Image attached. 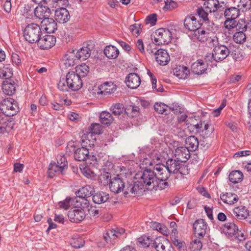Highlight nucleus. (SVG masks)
I'll return each instance as SVG.
<instances>
[{"label": "nucleus", "instance_id": "obj_6", "mask_svg": "<svg viewBox=\"0 0 251 251\" xmlns=\"http://www.w3.org/2000/svg\"><path fill=\"white\" fill-rule=\"evenodd\" d=\"M12 99L4 100L2 103V107L0 108L1 114L7 117H11L16 115L19 111V107Z\"/></svg>", "mask_w": 251, "mask_h": 251}, {"label": "nucleus", "instance_id": "obj_62", "mask_svg": "<svg viewBox=\"0 0 251 251\" xmlns=\"http://www.w3.org/2000/svg\"><path fill=\"white\" fill-rule=\"evenodd\" d=\"M165 2V5L164 8L169 10L174 9L178 6L177 2L172 0H167Z\"/></svg>", "mask_w": 251, "mask_h": 251}, {"label": "nucleus", "instance_id": "obj_1", "mask_svg": "<svg viewBox=\"0 0 251 251\" xmlns=\"http://www.w3.org/2000/svg\"><path fill=\"white\" fill-rule=\"evenodd\" d=\"M134 177L144 192L146 189H159V184L154 171L151 169L145 170L137 173Z\"/></svg>", "mask_w": 251, "mask_h": 251}, {"label": "nucleus", "instance_id": "obj_5", "mask_svg": "<svg viewBox=\"0 0 251 251\" xmlns=\"http://www.w3.org/2000/svg\"><path fill=\"white\" fill-rule=\"evenodd\" d=\"M156 45H164L170 43L172 39L171 31L167 28H161L155 31L153 34Z\"/></svg>", "mask_w": 251, "mask_h": 251}, {"label": "nucleus", "instance_id": "obj_9", "mask_svg": "<svg viewBox=\"0 0 251 251\" xmlns=\"http://www.w3.org/2000/svg\"><path fill=\"white\" fill-rule=\"evenodd\" d=\"M125 197H127L128 195H142L144 192V190L139 185V183L136 180L134 183H125L124 188L122 191Z\"/></svg>", "mask_w": 251, "mask_h": 251}, {"label": "nucleus", "instance_id": "obj_28", "mask_svg": "<svg viewBox=\"0 0 251 251\" xmlns=\"http://www.w3.org/2000/svg\"><path fill=\"white\" fill-rule=\"evenodd\" d=\"M233 214L237 219L243 220L247 218L249 215V212L245 206H240L234 209Z\"/></svg>", "mask_w": 251, "mask_h": 251}, {"label": "nucleus", "instance_id": "obj_33", "mask_svg": "<svg viewBox=\"0 0 251 251\" xmlns=\"http://www.w3.org/2000/svg\"><path fill=\"white\" fill-rule=\"evenodd\" d=\"M194 35L199 41L204 42L208 40L209 33L200 27L197 31H195Z\"/></svg>", "mask_w": 251, "mask_h": 251}, {"label": "nucleus", "instance_id": "obj_49", "mask_svg": "<svg viewBox=\"0 0 251 251\" xmlns=\"http://www.w3.org/2000/svg\"><path fill=\"white\" fill-rule=\"evenodd\" d=\"M89 72V67L85 64L77 67L76 74H79L80 77H85Z\"/></svg>", "mask_w": 251, "mask_h": 251}, {"label": "nucleus", "instance_id": "obj_36", "mask_svg": "<svg viewBox=\"0 0 251 251\" xmlns=\"http://www.w3.org/2000/svg\"><path fill=\"white\" fill-rule=\"evenodd\" d=\"M64 170H65V169L63 167L60 166L55 162H51L49 167V176L50 177H53L54 175V173H58L59 174H62Z\"/></svg>", "mask_w": 251, "mask_h": 251}, {"label": "nucleus", "instance_id": "obj_19", "mask_svg": "<svg viewBox=\"0 0 251 251\" xmlns=\"http://www.w3.org/2000/svg\"><path fill=\"white\" fill-rule=\"evenodd\" d=\"M44 4H40L34 10L35 16L39 19H45L49 18L51 13L50 9L47 6H43Z\"/></svg>", "mask_w": 251, "mask_h": 251}, {"label": "nucleus", "instance_id": "obj_50", "mask_svg": "<svg viewBox=\"0 0 251 251\" xmlns=\"http://www.w3.org/2000/svg\"><path fill=\"white\" fill-rule=\"evenodd\" d=\"M236 30L238 31L245 32L247 31V23L245 19H239L236 24Z\"/></svg>", "mask_w": 251, "mask_h": 251}, {"label": "nucleus", "instance_id": "obj_60", "mask_svg": "<svg viewBox=\"0 0 251 251\" xmlns=\"http://www.w3.org/2000/svg\"><path fill=\"white\" fill-rule=\"evenodd\" d=\"M199 144L205 149H207L211 146V139L208 138V136L206 137H203V139L200 140Z\"/></svg>", "mask_w": 251, "mask_h": 251}, {"label": "nucleus", "instance_id": "obj_43", "mask_svg": "<svg viewBox=\"0 0 251 251\" xmlns=\"http://www.w3.org/2000/svg\"><path fill=\"white\" fill-rule=\"evenodd\" d=\"M138 242L139 245L144 248L152 247L153 240L150 238L149 236H144L138 238Z\"/></svg>", "mask_w": 251, "mask_h": 251}, {"label": "nucleus", "instance_id": "obj_45", "mask_svg": "<svg viewBox=\"0 0 251 251\" xmlns=\"http://www.w3.org/2000/svg\"><path fill=\"white\" fill-rule=\"evenodd\" d=\"M67 78H61L59 81L57 83L58 88L62 92H67L70 89V87L67 83Z\"/></svg>", "mask_w": 251, "mask_h": 251}, {"label": "nucleus", "instance_id": "obj_34", "mask_svg": "<svg viewBox=\"0 0 251 251\" xmlns=\"http://www.w3.org/2000/svg\"><path fill=\"white\" fill-rule=\"evenodd\" d=\"M100 90L102 89L100 92L101 94H111L116 90V86L112 82H105L100 86Z\"/></svg>", "mask_w": 251, "mask_h": 251}, {"label": "nucleus", "instance_id": "obj_57", "mask_svg": "<svg viewBox=\"0 0 251 251\" xmlns=\"http://www.w3.org/2000/svg\"><path fill=\"white\" fill-rule=\"evenodd\" d=\"M129 29L133 35L138 36L141 30V25L133 24L130 26Z\"/></svg>", "mask_w": 251, "mask_h": 251}, {"label": "nucleus", "instance_id": "obj_53", "mask_svg": "<svg viewBox=\"0 0 251 251\" xmlns=\"http://www.w3.org/2000/svg\"><path fill=\"white\" fill-rule=\"evenodd\" d=\"M168 106L161 102H156L154 105L155 110L158 113H164L167 109Z\"/></svg>", "mask_w": 251, "mask_h": 251}, {"label": "nucleus", "instance_id": "obj_46", "mask_svg": "<svg viewBox=\"0 0 251 251\" xmlns=\"http://www.w3.org/2000/svg\"><path fill=\"white\" fill-rule=\"evenodd\" d=\"M234 42L238 44L243 43L246 39V35L244 32L238 31L235 32L233 36Z\"/></svg>", "mask_w": 251, "mask_h": 251}, {"label": "nucleus", "instance_id": "obj_21", "mask_svg": "<svg viewBox=\"0 0 251 251\" xmlns=\"http://www.w3.org/2000/svg\"><path fill=\"white\" fill-rule=\"evenodd\" d=\"M95 192L94 186L87 185L79 189L76 192V195L78 198H89L93 196Z\"/></svg>", "mask_w": 251, "mask_h": 251}, {"label": "nucleus", "instance_id": "obj_24", "mask_svg": "<svg viewBox=\"0 0 251 251\" xmlns=\"http://www.w3.org/2000/svg\"><path fill=\"white\" fill-rule=\"evenodd\" d=\"M89 153L88 150L86 148L82 147L77 149L74 152V157L77 161H84L89 157Z\"/></svg>", "mask_w": 251, "mask_h": 251}, {"label": "nucleus", "instance_id": "obj_59", "mask_svg": "<svg viewBox=\"0 0 251 251\" xmlns=\"http://www.w3.org/2000/svg\"><path fill=\"white\" fill-rule=\"evenodd\" d=\"M157 14L155 13L148 16L146 19V24H150L151 25H155L157 21Z\"/></svg>", "mask_w": 251, "mask_h": 251}, {"label": "nucleus", "instance_id": "obj_64", "mask_svg": "<svg viewBox=\"0 0 251 251\" xmlns=\"http://www.w3.org/2000/svg\"><path fill=\"white\" fill-rule=\"evenodd\" d=\"M72 199L70 198H67L63 201L59 202V206L61 208H64L65 209H68L70 206V202Z\"/></svg>", "mask_w": 251, "mask_h": 251}, {"label": "nucleus", "instance_id": "obj_47", "mask_svg": "<svg viewBox=\"0 0 251 251\" xmlns=\"http://www.w3.org/2000/svg\"><path fill=\"white\" fill-rule=\"evenodd\" d=\"M203 238H199L195 239L192 243H191L190 249L191 251H200L202 247L201 239Z\"/></svg>", "mask_w": 251, "mask_h": 251}, {"label": "nucleus", "instance_id": "obj_8", "mask_svg": "<svg viewBox=\"0 0 251 251\" xmlns=\"http://www.w3.org/2000/svg\"><path fill=\"white\" fill-rule=\"evenodd\" d=\"M67 83L70 89L72 91H77L82 86V81L79 74H76L74 72H69L66 75Z\"/></svg>", "mask_w": 251, "mask_h": 251}, {"label": "nucleus", "instance_id": "obj_41", "mask_svg": "<svg viewBox=\"0 0 251 251\" xmlns=\"http://www.w3.org/2000/svg\"><path fill=\"white\" fill-rule=\"evenodd\" d=\"M111 177V174L108 172H104L99 176V182L103 186L110 185Z\"/></svg>", "mask_w": 251, "mask_h": 251}, {"label": "nucleus", "instance_id": "obj_15", "mask_svg": "<svg viewBox=\"0 0 251 251\" xmlns=\"http://www.w3.org/2000/svg\"><path fill=\"white\" fill-rule=\"evenodd\" d=\"M68 216L71 222L77 223L84 219L85 213L82 208H75L68 212Z\"/></svg>", "mask_w": 251, "mask_h": 251}, {"label": "nucleus", "instance_id": "obj_17", "mask_svg": "<svg viewBox=\"0 0 251 251\" xmlns=\"http://www.w3.org/2000/svg\"><path fill=\"white\" fill-rule=\"evenodd\" d=\"M127 86L131 89H136L141 83V79L136 73H130L126 77L125 81Z\"/></svg>", "mask_w": 251, "mask_h": 251}, {"label": "nucleus", "instance_id": "obj_52", "mask_svg": "<svg viewBox=\"0 0 251 251\" xmlns=\"http://www.w3.org/2000/svg\"><path fill=\"white\" fill-rule=\"evenodd\" d=\"M12 74L10 69L8 67L5 68V67H3L2 69L1 67L0 68V77L4 78L5 80L6 79H9L11 77Z\"/></svg>", "mask_w": 251, "mask_h": 251}, {"label": "nucleus", "instance_id": "obj_63", "mask_svg": "<svg viewBox=\"0 0 251 251\" xmlns=\"http://www.w3.org/2000/svg\"><path fill=\"white\" fill-rule=\"evenodd\" d=\"M178 169V172H179L182 175H186L189 173V169L188 166L182 164L181 162H180Z\"/></svg>", "mask_w": 251, "mask_h": 251}, {"label": "nucleus", "instance_id": "obj_11", "mask_svg": "<svg viewBox=\"0 0 251 251\" xmlns=\"http://www.w3.org/2000/svg\"><path fill=\"white\" fill-rule=\"evenodd\" d=\"M125 183L124 179L118 175L111 179L109 187L111 191L118 194L123 191Z\"/></svg>", "mask_w": 251, "mask_h": 251}, {"label": "nucleus", "instance_id": "obj_26", "mask_svg": "<svg viewBox=\"0 0 251 251\" xmlns=\"http://www.w3.org/2000/svg\"><path fill=\"white\" fill-rule=\"evenodd\" d=\"M220 199L224 203L229 204L236 203L239 199L236 194L230 192L221 194Z\"/></svg>", "mask_w": 251, "mask_h": 251}, {"label": "nucleus", "instance_id": "obj_61", "mask_svg": "<svg viewBox=\"0 0 251 251\" xmlns=\"http://www.w3.org/2000/svg\"><path fill=\"white\" fill-rule=\"evenodd\" d=\"M57 164L63 167L65 169L67 168L68 162L64 156L59 155L57 156Z\"/></svg>", "mask_w": 251, "mask_h": 251}, {"label": "nucleus", "instance_id": "obj_29", "mask_svg": "<svg viewBox=\"0 0 251 251\" xmlns=\"http://www.w3.org/2000/svg\"><path fill=\"white\" fill-rule=\"evenodd\" d=\"M82 144L85 148L87 147H93L96 141L95 136H92V133L86 132L82 135L81 138Z\"/></svg>", "mask_w": 251, "mask_h": 251}, {"label": "nucleus", "instance_id": "obj_37", "mask_svg": "<svg viewBox=\"0 0 251 251\" xmlns=\"http://www.w3.org/2000/svg\"><path fill=\"white\" fill-rule=\"evenodd\" d=\"M204 5L206 8L209 9L210 12H214L218 9L220 10L222 7V5H220L218 0H207V1L204 2Z\"/></svg>", "mask_w": 251, "mask_h": 251}, {"label": "nucleus", "instance_id": "obj_38", "mask_svg": "<svg viewBox=\"0 0 251 251\" xmlns=\"http://www.w3.org/2000/svg\"><path fill=\"white\" fill-rule=\"evenodd\" d=\"M229 180L233 183L240 182L243 178V173L239 171H234L231 172L228 176Z\"/></svg>", "mask_w": 251, "mask_h": 251}, {"label": "nucleus", "instance_id": "obj_55", "mask_svg": "<svg viewBox=\"0 0 251 251\" xmlns=\"http://www.w3.org/2000/svg\"><path fill=\"white\" fill-rule=\"evenodd\" d=\"M79 200L76 199L75 201L76 202V207L80 206L81 208H87L89 205V201L86 198H79Z\"/></svg>", "mask_w": 251, "mask_h": 251}, {"label": "nucleus", "instance_id": "obj_35", "mask_svg": "<svg viewBox=\"0 0 251 251\" xmlns=\"http://www.w3.org/2000/svg\"><path fill=\"white\" fill-rule=\"evenodd\" d=\"M238 229V226L234 223H226L223 227L224 232L229 237H233V234Z\"/></svg>", "mask_w": 251, "mask_h": 251}, {"label": "nucleus", "instance_id": "obj_30", "mask_svg": "<svg viewBox=\"0 0 251 251\" xmlns=\"http://www.w3.org/2000/svg\"><path fill=\"white\" fill-rule=\"evenodd\" d=\"M77 60L75 50H73L72 52H68L64 57V64L67 67L75 65L76 64Z\"/></svg>", "mask_w": 251, "mask_h": 251}, {"label": "nucleus", "instance_id": "obj_3", "mask_svg": "<svg viewBox=\"0 0 251 251\" xmlns=\"http://www.w3.org/2000/svg\"><path fill=\"white\" fill-rule=\"evenodd\" d=\"M156 178L159 184V189L163 190L169 186L167 179L171 174L163 164H157L154 167Z\"/></svg>", "mask_w": 251, "mask_h": 251}, {"label": "nucleus", "instance_id": "obj_54", "mask_svg": "<svg viewBox=\"0 0 251 251\" xmlns=\"http://www.w3.org/2000/svg\"><path fill=\"white\" fill-rule=\"evenodd\" d=\"M185 71H187V69L186 67H182V70H181L180 69L178 70L177 68L175 69L174 70V75L178 77L180 79L185 78L187 75V73H185Z\"/></svg>", "mask_w": 251, "mask_h": 251}, {"label": "nucleus", "instance_id": "obj_2", "mask_svg": "<svg viewBox=\"0 0 251 251\" xmlns=\"http://www.w3.org/2000/svg\"><path fill=\"white\" fill-rule=\"evenodd\" d=\"M233 48V46L230 45L228 47L223 45L216 46L214 48L212 53L207 54L205 56V59L206 61L210 62L212 60L216 62L222 61L226 59L230 54L233 57H234L233 52L232 50Z\"/></svg>", "mask_w": 251, "mask_h": 251}, {"label": "nucleus", "instance_id": "obj_56", "mask_svg": "<svg viewBox=\"0 0 251 251\" xmlns=\"http://www.w3.org/2000/svg\"><path fill=\"white\" fill-rule=\"evenodd\" d=\"M197 14L200 18L203 20V21H208V13L206 12L202 7H199L196 10Z\"/></svg>", "mask_w": 251, "mask_h": 251}, {"label": "nucleus", "instance_id": "obj_18", "mask_svg": "<svg viewBox=\"0 0 251 251\" xmlns=\"http://www.w3.org/2000/svg\"><path fill=\"white\" fill-rule=\"evenodd\" d=\"M41 26L48 33H54L57 30V24L52 18H45L41 23Z\"/></svg>", "mask_w": 251, "mask_h": 251}, {"label": "nucleus", "instance_id": "obj_42", "mask_svg": "<svg viewBox=\"0 0 251 251\" xmlns=\"http://www.w3.org/2000/svg\"><path fill=\"white\" fill-rule=\"evenodd\" d=\"M118 235L116 234V230L114 229H111L108 231L104 235V238L107 243H111L114 244L115 242V240Z\"/></svg>", "mask_w": 251, "mask_h": 251}, {"label": "nucleus", "instance_id": "obj_27", "mask_svg": "<svg viewBox=\"0 0 251 251\" xmlns=\"http://www.w3.org/2000/svg\"><path fill=\"white\" fill-rule=\"evenodd\" d=\"M109 199V195L104 192H98L93 194L92 200L94 203L101 204L104 203Z\"/></svg>", "mask_w": 251, "mask_h": 251}, {"label": "nucleus", "instance_id": "obj_48", "mask_svg": "<svg viewBox=\"0 0 251 251\" xmlns=\"http://www.w3.org/2000/svg\"><path fill=\"white\" fill-rule=\"evenodd\" d=\"M102 130L101 126L99 124H92L89 128V132L88 133H92V136H95L96 134L101 133Z\"/></svg>", "mask_w": 251, "mask_h": 251}, {"label": "nucleus", "instance_id": "obj_12", "mask_svg": "<svg viewBox=\"0 0 251 251\" xmlns=\"http://www.w3.org/2000/svg\"><path fill=\"white\" fill-rule=\"evenodd\" d=\"M185 143L187 147H180L176 150V152L179 153V152H184L187 151L189 152V151H195L198 148L199 145V142L197 138L195 136H190L186 138Z\"/></svg>", "mask_w": 251, "mask_h": 251}, {"label": "nucleus", "instance_id": "obj_31", "mask_svg": "<svg viewBox=\"0 0 251 251\" xmlns=\"http://www.w3.org/2000/svg\"><path fill=\"white\" fill-rule=\"evenodd\" d=\"M105 55L109 59H115L119 54V51L115 47L112 45L107 46L104 50Z\"/></svg>", "mask_w": 251, "mask_h": 251}, {"label": "nucleus", "instance_id": "obj_44", "mask_svg": "<svg viewBox=\"0 0 251 251\" xmlns=\"http://www.w3.org/2000/svg\"><path fill=\"white\" fill-rule=\"evenodd\" d=\"M111 110L114 115H120L125 111L124 106L121 103H115L111 107Z\"/></svg>", "mask_w": 251, "mask_h": 251}, {"label": "nucleus", "instance_id": "obj_13", "mask_svg": "<svg viewBox=\"0 0 251 251\" xmlns=\"http://www.w3.org/2000/svg\"><path fill=\"white\" fill-rule=\"evenodd\" d=\"M202 23L199 21L195 16L191 15L186 17L184 20V26L185 28L189 31H195L199 29Z\"/></svg>", "mask_w": 251, "mask_h": 251}, {"label": "nucleus", "instance_id": "obj_10", "mask_svg": "<svg viewBox=\"0 0 251 251\" xmlns=\"http://www.w3.org/2000/svg\"><path fill=\"white\" fill-rule=\"evenodd\" d=\"M152 248H154L156 251H172L173 250L169 241L162 236L153 239Z\"/></svg>", "mask_w": 251, "mask_h": 251}, {"label": "nucleus", "instance_id": "obj_22", "mask_svg": "<svg viewBox=\"0 0 251 251\" xmlns=\"http://www.w3.org/2000/svg\"><path fill=\"white\" fill-rule=\"evenodd\" d=\"M208 65L202 60H198L191 65V70L197 75H201L207 70Z\"/></svg>", "mask_w": 251, "mask_h": 251}, {"label": "nucleus", "instance_id": "obj_7", "mask_svg": "<svg viewBox=\"0 0 251 251\" xmlns=\"http://www.w3.org/2000/svg\"><path fill=\"white\" fill-rule=\"evenodd\" d=\"M193 228L195 236L199 238H203L209 230L206 222L202 219L195 221L193 225Z\"/></svg>", "mask_w": 251, "mask_h": 251}, {"label": "nucleus", "instance_id": "obj_40", "mask_svg": "<svg viewBox=\"0 0 251 251\" xmlns=\"http://www.w3.org/2000/svg\"><path fill=\"white\" fill-rule=\"evenodd\" d=\"M99 118L101 123L107 126L111 124L113 121L112 115L107 111H102L100 114Z\"/></svg>", "mask_w": 251, "mask_h": 251}, {"label": "nucleus", "instance_id": "obj_58", "mask_svg": "<svg viewBox=\"0 0 251 251\" xmlns=\"http://www.w3.org/2000/svg\"><path fill=\"white\" fill-rule=\"evenodd\" d=\"M236 21H235V19H226L224 23L225 27L229 30L236 28Z\"/></svg>", "mask_w": 251, "mask_h": 251}, {"label": "nucleus", "instance_id": "obj_4", "mask_svg": "<svg viewBox=\"0 0 251 251\" xmlns=\"http://www.w3.org/2000/svg\"><path fill=\"white\" fill-rule=\"evenodd\" d=\"M41 35V27L34 23L27 25L24 31V36L25 39L30 43L37 42Z\"/></svg>", "mask_w": 251, "mask_h": 251}, {"label": "nucleus", "instance_id": "obj_25", "mask_svg": "<svg viewBox=\"0 0 251 251\" xmlns=\"http://www.w3.org/2000/svg\"><path fill=\"white\" fill-rule=\"evenodd\" d=\"M180 161L172 158L169 159L166 162L165 166L169 171L170 173L176 174L178 173V167Z\"/></svg>", "mask_w": 251, "mask_h": 251}, {"label": "nucleus", "instance_id": "obj_39", "mask_svg": "<svg viewBox=\"0 0 251 251\" xmlns=\"http://www.w3.org/2000/svg\"><path fill=\"white\" fill-rule=\"evenodd\" d=\"M224 15L227 19H236L239 15V10L235 7H231L225 10Z\"/></svg>", "mask_w": 251, "mask_h": 251}, {"label": "nucleus", "instance_id": "obj_32", "mask_svg": "<svg viewBox=\"0 0 251 251\" xmlns=\"http://www.w3.org/2000/svg\"><path fill=\"white\" fill-rule=\"evenodd\" d=\"M83 47L76 52V58L80 60H85L88 59L91 54V49L88 47Z\"/></svg>", "mask_w": 251, "mask_h": 251}, {"label": "nucleus", "instance_id": "obj_14", "mask_svg": "<svg viewBox=\"0 0 251 251\" xmlns=\"http://www.w3.org/2000/svg\"><path fill=\"white\" fill-rule=\"evenodd\" d=\"M56 38L53 35H46L43 37H40L37 41L39 48L42 50H48L55 45Z\"/></svg>", "mask_w": 251, "mask_h": 251}, {"label": "nucleus", "instance_id": "obj_51", "mask_svg": "<svg viewBox=\"0 0 251 251\" xmlns=\"http://www.w3.org/2000/svg\"><path fill=\"white\" fill-rule=\"evenodd\" d=\"M196 128L197 129H201L202 128L203 126H204V129L202 130V133L204 132V134L206 135H210L212 133L213 131V128H211V130H208L209 129V125L206 123H204V122H201L200 124H198L195 125Z\"/></svg>", "mask_w": 251, "mask_h": 251}, {"label": "nucleus", "instance_id": "obj_16", "mask_svg": "<svg viewBox=\"0 0 251 251\" xmlns=\"http://www.w3.org/2000/svg\"><path fill=\"white\" fill-rule=\"evenodd\" d=\"M156 61L158 64L165 66L170 61V56L166 50L163 49L156 50L154 53Z\"/></svg>", "mask_w": 251, "mask_h": 251}, {"label": "nucleus", "instance_id": "obj_20", "mask_svg": "<svg viewBox=\"0 0 251 251\" xmlns=\"http://www.w3.org/2000/svg\"><path fill=\"white\" fill-rule=\"evenodd\" d=\"M56 20L60 23H66L70 18L69 11L65 8L57 9L55 12Z\"/></svg>", "mask_w": 251, "mask_h": 251}, {"label": "nucleus", "instance_id": "obj_23", "mask_svg": "<svg viewBox=\"0 0 251 251\" xmlns=\"http://www.w3.org/2000/svg\"><path fill=\"white\" fill-rule=\"evenodd\" d=\"M15 83L13 80L10 79H6L2 84L3 92L7 95L11 96L15 91Z\"/></svg>", "mask_w": 251, "mask_h": 251}]
</instances>
